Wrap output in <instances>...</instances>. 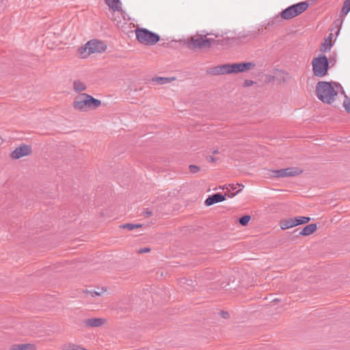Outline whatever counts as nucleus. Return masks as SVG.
Returning <instances> with one entry per match:
<instances>
[{
    "label": "nucleus",
    "instance_id": "423d86ee",
    "mask_svg": "<svg viewBox=\"0 0 350 350\" xmlns=\"http://www.w3.org/2000/svg\"><path fill=\"white\" fill-rule=\"evenodd\" d=\"M135 31L137 41L144 45H154L160 39L158 34L145 28H137Z\"/></svg>",
    "mask_w": 350,
    "mask_h": 350
},
{
    "label": "nucleus",
    "instance_id": "7c9ffc66",
    "mask_svg": "<svg viewBox=\"0 0 350 350\" xmlns=\"http://www.w3.org/2000/svg\"><path fill=\"white\" fill-rule=\"evenodd\" d=\"M207 160L211 163H214L217 161V159L213 156L207 157Z\"/></svg>",
    "mask_w": 350,
    "mask_h": 350
},
{
    "label": "nucleus",
    "instance_id": "ddd939ff",
    "mask_svg": "<svg viewBox=\"0 0 350 350\" xmlns=\"http://www.w3.org/2000/svg\"><path fill=\"white\" fill-rule=\"evenodd\" d=\"M229 187H230L229 189L228 188V196L229 198H232V197H234L237 193L241 191L242 189L243 188V185H240V184H237V185L232 184V185H230Z\"/></svg>",
    "mask_w": 350,
    "mask_h": 350
},
{
    "label": "nucleus",
    "instance_id": "dca6fc26",
    "mask_svg": "<svg viewBox=\"0 0 350 350\" xmlns=\"http://www.w3.org/2000/svg\"><path fill=\"white\" fill-rule=\"evenodd\" d=\"M10 350H35V346L31 344L14 345L10 347Z\"/></svg>",
    "mask_w": 350,
    "mask_h": 350
},
{
    "label": "nucleus",
    "instance_id": "2f4dec72",
    "mask_svg": "<svg viewBox=\"0 0 350 350\" xmlns=\"http://www.w3.org/2000/svg\"><path fill=\"white\" fill-rule=\"evenodd\" d=\"M245 83L247 85H250L253 83V81H246Z\"/></svg>",
    "mask_w": 350,
    "mask_h": 350
},
{
    "label": "nucleus",
    "instance_id": "473e14b6",
    "mask_svg": "<svg viewBox=\"0 0 350 350\" xmlns=\"http://www.w3.org/2000/svg\"><path fill=\"white\" fill-rule=\"evenodd\" d=\"M219 153V151H218V149H215L213 151V154H217Z\"/></svg>",
    "mask_w": 350,
    "mask_h": 350
},
{
    "label": "nucleus",
    "instance_id": "6ab92c4d",
    "mask_svg": "<svg viewBox=\"0 0 350 350\" xmlns=\"http://www.w3.org/2000/svg\"><path fill=\"white\" fill-rule=\"evenodd\" d=\"M175 79L174 77H157L152 78V82H155L160 85H163L166 83H169L172 81H173Z\"/></svg>",
    "mask_w": 350,
    "mask_h": 350
},
{
    "label": "nucleus",
    "instance_id": "bb28decb",
    "mask_svg": "<svg viewBox=\"0 0 350 350\" xmlns=\"http://www.w3.org/2000/svg\"><path fill=\"white\" fill-rule=\"evenodd\" d=\"M85 294L88 296H90L92 297H94L96 296H100L101 295L100 292L96 291H87L85 292Z\"/></svg>",
    "mask_w": 350,
    "mask_h": 350
},
{
    "label": "nucleus",
    "instance_id": "b1692460",
    "mask_svg": "<svg viewBox=\"0 0 350 350\" xmlns=\"http://www.w3.org/2000/svg\"><path fill=\"white\" fill-rule=\"evenodd\" d=\"M350 11V0H345L344 5L342 8V12L345 14H347V13Z\"/></svg>",
    "mask_w": 350,
    "mask_h": 350
},
{
    "label": "nucleus",
    "instance_id": "c85d7f7f",
    "mask_svg": "<svg viewBox=\"0 0 350 350\" xmlns=\"http://www.w3.org/2000/svg\"><path fill=\"white\" fill-rule=\"evenodd\" d=\"M150 251V247H143L137 250L138 254L148 253Z\"/></svg>",
    "mask_w": 350,
    "mask_h": 350
},
{
    "label": "nucleus",
    "instance_id": "5701e85b",
    "mask_svg": "<svg viewBox=\"0 0 350 350\" xmlns=\"http://www.w3.org/2000/svg\"><path fill=\"white\" fill-rule=\"evenodd\" d=\"M142 224H125L121 226V228H126L129 230H133L135 228H140L142 227Z\"/></svg>",
    "mask_w": 350,
    "mask_h": 350
},
{
    "label": "nucleus",
    "instance_id": "20e7f679",
    "mask_svg": "<svg viewBox=\"0 0 350 350\" xmlns=\"http://www.w3.org/2000/svg\"><path fill=\"white\" fill-rule=\"evenodd\" d=\"M208 34L196 33L189 38L187 45L192 50H203L209 49L215 42V39L207 37Z\"/></svg>",
    "mask_w": 350,
    "mask_h": 350
},
{
    "label": "nucleus",
    "instance_id": "a878e982",
    "mask_svg": "<svg viewBox=\"0 0 350 350\" xmlns=\"http://www.w3.org/2000/svg\"><path fill=\"white\" fill-rule=\"evenodd\" d=\"M343 107L348 113H350V98L347 96L343 101Z\"/></svg>",
    "mask_w": 350,
    "mask_h": 350
},
{
    "label": "nucleus",
    "instance_id": "f8f14e48",
    "mask_svg": "<svg viewBox=\"0 0 350 350\" xmlns=\"http://www.w3.org/2000/svg\"><path fill=\"white\" fill-rule=\"evenodd\" d=\"M226 200V196H224L221 193H215L213 196H209L205 200V204L206 206H211L215 203L222 202Z\"/></svg>",
    "mask_w": 350,
    "mask_h": 350
},
{
    "label": "nucleus",
    "instance_id": "f03ea898",
    "mask_svg": "<svg viewBox=\"0 0 350 350\" xmlns=\"http://www.w3.org/2000/svg\"><path fill=\"white\" fill-rule=\"evenodd\" d=\"M255 66L252 62L226 64L212 68L208 72L213 75L239 73L253 69Z\"/></svg>",
    "mask_w": 350,
    "mask_h": 350
},
{
    "label": "nucleus",
    "instance_id": "f704fd0d",
    "mask_svg": "<svg viewBox=\"0 0 350 350\" xmlns=\"http://www.w3.org/2000/svg\"><path fill=\"white\" fill-rule=\"evenodd\" d=\"M1 141H2V140H1V139L0 138V144L1 143Z\"/></svg>",
    "mask_w": 350,
    "mask_h": 350
},
{
    "label": "nucleus",
    "instance_id": "1a4fd4ad",
    "mask_svg": "<svg viewBox=\"0 0 350 350\" xmlns=\"http://www.w3.org/2000/svg\"><path fill=\"white\" fill-rule=\"evenodd\" d=\"M302 172V170L299 169L298 167H288L285 169H281L278 170H274L272 172V176L275 178L280 177H291L295 176L300 174Z\"/></svg>",
    "mask_w": 350,
    "mask_h": 350
},
{
    "label": "nucleus",
    "instance_id": "9b49d317",
    "mask_svg": "<svg viewBox=\"0 0 350 350\" xmlns=\"http://www.w3.org/2000/svg\"><path fill=\"white\" fill-rule=\"evenodd\" d=\"M106 322V319L103 318H92L85 319L84 324L86 327H98L104 325Z\"/></svg>",
    "mask_w": 350,
    "mask_h": 350
},
{
    "label": "nucleus",
    "instance_id": "cd10ccee",
    "mask_svg": "<svg viewBox=\"0 0 350 350\" xmlns=\"http://www.w3.org/2000/svg\"><path fill=\"white\" fill-rule=\"evenodd\" d=\"M189 168L190 172L193 174L198 173L200 170V167L195 165H190Z\"/></svg>",
    "mask_w": 350,
    "mask_h": 350
},
{
    "label": "nucleus",
    "instance_id": "0eeeda50",
    "mask_svg": "<svg viewBox=\"0 0 350 350\" xmlns=\"http://www.w3.org/2000/svg\"><path fill=\"white\" fill-rule=\"evenodd\" d=\"M307 1H302L291 5L281 12V17L284 20H289L302 14L308 8Z\"/></svg>",
    "mask_w": 350,
    "mask_h": 350
},
{
    "label": "nucleus",
    "instance_id": "a211bd4d",
    "mask_svg": "<svg viewBox=\"0 0 350 350\" xmlns=\"http://www.w3.org/2000/svg\"><path fill=\"white\" fill-rule=\"evenodd\" d=\"M332 33H330L329 36L327 38L325 39V41L321 44V51L322 52L325 53L331 49V47L332 46Z\"/></svg>",
    "mask_w": 350,
    "mask_h": 350
},
{
    "label": "nucleus",
    "instance_id": "4be33fe9",
    "mask_svg": "<svg viewBox=\"0 0 350 350\" xmlns=\"http://www.w3.org/2000/svg\"><path fill=\"white\" fill-rule=\"evenodd\" d=\"M256 36V31L248 32L247 33H243L242 35L239 36V39L240 40L247 39V40H250L254 39Z\"/></svg>",
    "mask_w": 350,
    "mask_h": 350
},
{
    "label": "nucleus",
    "instance_id": "9d476101",
    "mask_svg": "<svg viewBox=\"0 0 350 350\" xmlns=\"http://www.w3.org/2000/svg\"><path fill=\"white\" fill-rule=\"evenodd\" d=\"M31 153V147L27 144H22L15 148L10 154L12 159H18L29 155Z\"/></svg>",
    "mask_w": 350,
    "mask_h": 350
},
{
    "label": "nucleus",
    "instance_id": "c756f323",
    "mask_svg": "<svg viewBox=\"0 0 350 350\" xmlns=\"http://www.w3.org/2000/svg\"><path fill=\"white\" fill-rule=\"evenodd\" d=\"M144 216L148 217L152 215V211L146 210L143 213Z\"/></svg>",
    "mask_w": 350,
    "mask_h": 350
},
{
    "label": "nucleus",
    "instance_id": "72a5a7b5",
    "mask_svg": "<svg viewBox=\"0 0 350 350\" xmlns=\"http://www.w3.org/2000/svg\"><path fill=\"white\" fill-rule=\"evenodd\" d=\"M227 315H228V314L227 312H226V313H224L223 317L224 318H226Z\"/></svg>",
    "mask_w": 350,
    "mask_h": 350
},
{
    "label": "nucleus",
    "instance_id": "393cba45",
    "mask_svg": "<svg viewBox=\"0 0 350 350\" xmlns=\"http://www.w3.org/2000/svg\"><path fill=\"white\" fill-rule=\"evenodd\" d=\"M250 219L251 217L250 215H244L239 219V221L242 226H246L250 221Z\"/></svg>",
    "mask_w": 350,
    "mask_h": 350
},
{
    "label": "nucleus",
    "instance_id": "412c9836",
    "mask_svg": "<svg viewBox=\"0 0 350 350\" xmlns=\"http://www.w3.org/2000/svg\"><path fill=\"white\" fill-rule=\"evenodd\" d=\"M294 218L296 226L301 224H305L310 221V218L308 217L299 216Z\"/></svg>",
    "mask_w": 350,
    "mask_h": 350
},
{
    "label": "nucleus",
    "instance_id": "6e6552de",
    "mask_svg": "<svg viewBox=\"0 0 350 350\" xmlns=\"http://www.w3.org/2000/svg\"><path fill=\"white\" fill-rule=\"evenodd\" d=\"M312 71L314 75L318 77H323L327 73L329 63L325 55H319L314 57L312 62Z\"/></svg>",
    "mask_w": 350,
    "mask_h": 350
},
{
    "label": "nucleus",
    "instance_id": "f257e3e1",
    "mask_svg": "<svg viewBox=\"0 0 350 350\" xmlns=\"http://www.w3.org/2000/svg\"><path fill=\"white\" fill-rule=\"evenodd\" d=\"M340 92L344 93L342 87L336 82L319 81L316 85L317 96L324 103L330 104L334 102Z\"/></svg>",
    "mask_w": 350,
    "mask_h": 350
},
{
    "label": "nucleus",
    "instance_id": "f3484780",
    "mask_svg": "<svg viewBox=\"0 0 350 350\" xmlns=\"http://www.w3.org/2000/svg\"><path fill=\"white\" fill-rule=\"evenodd\" d=\"M105 2L109 8L113 11H120L121 10V2L120 0H105Z\"/></svg>",
    "mask_w": 350,
    "mask_h": 350
},
{
    "label": "nucleus",
    "instance_id": "2eb2a0df",
    "mask_svg": "<svg viewBox=\"0 0 350 350\" xmlns=\"http://www.w3.org/2000/svg\"><path fill=\"white\" fill-rule=\"evenodd\" d=\"M317 230V225L315 224H311L305 226L301 231H300L299 234L302 236H308L312 234Z\"/></svg>",
    "mask_w": 350,
    "mask_h": 350
},
{
    "label": "nucleus",
    "instance_id": "7ed1b4c3",
    "mask_svg": "<svg viewBox=\"0 0 350 350\" xmlns=\"http://www.w3.org/2000/svg\"><path fill=\"white\" fill-rule=\"evenodd\" d=\"M101 105V101L92 96L83 93L75 97L72 106L81 111H87L89 109H95Z\"/></svg>",
    "mask_w": 350,
    "mask_h": 350
},
{
    "label": "nucleus",
    "instance_id": "aec40b11",
    "mask_svg": "<svg viewBox=\"0 0 350 350\" xmlns=\"http://www.w3.org/2000/svg\"><path fill=\"white\" fill-rule=\"evenodd\" d=\"M73 89L77 92H81L86 90V85L81 81H75L73 83Z\"/></svg>",
    "mask_w": 350,
    "mask_h": 350
},
{
    "label": "nucleus",
    "instance_id": "4468645a",
    "mask_svg": "<svg viewBox=\"0 0 350 350\" xmlns=\"http://www.w3.org/2000/svg\"><path fill=\"white\" fill-rule=\"evenodd\" d=\"M294 219H295V218L292 217V218H288L286 219L281 220L280 223V228L282 230H286V229H288V228L296 226L295 221Z\"/></svg>",
    "mask_w": 350,
    "mask_h": 350
},
{
    "label": "nucleus",
    "instance_id": "39448f33",
    "mask_svg": "<svg viewBox=\"0 0 350 350\" xmlns=\"http://www.w3.org/2000/svg\"><path fill=\"white\" fill-rule=\"evenodd\" d=\"M106 49L107 45L103 42L91 40L78 49V54L81 58H87L92 54L100 53Z\"/></svg>",
    "mask_w": 350,
    "mask_h": 350
}]
</instances>
